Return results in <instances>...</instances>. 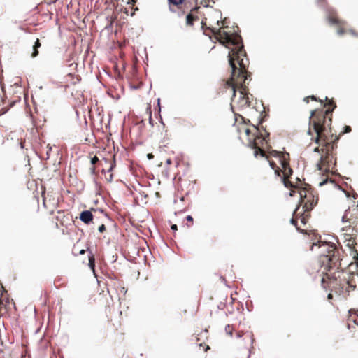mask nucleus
<instances>
[{"instance_id":"nucleus-1","label":"nucleus","mask_w":358,"mask_h":358,"mask_svg":"<svg viewBox=\"0 0 358 358\" xmlns=\"http://www.w3.org/2000/svg\"><path fill=\"white\" fill-rule=\"evenodd\" d=\"M244 131L248 146L254 150V155L266 157L275 173L281 178L284 185L291 190V196H294L296 192L299 193L300 203L293 212L292 224L300 232L313 235L317 239L315 232L310 231L308 233L307 222L310 217V211L317 203L318 197L313 194L310 185L303 184L298 178H295L296 182L292 180L293 171L289 166V154L272 150L267 139L269 134L263 135L256 127L252 129L245 128Z\"/></svg>"},{"instance_id":"nucleus-2","label":"nucleus","mask_w":358,"mask_h":358,"mask_svg":"<svg viewBox=\"0 0 358 358\" xmlns=\"http://www.w3.org/2000/svg\"><path fill=\"white\" fill-rule=\"evenodd\" d=\"M315 245H318L320 255L317 260L308 265V272L314 278H321L324 289L346 297L356 288L358 274L348 273V278H341L343 272L340 250L334 243L322 241L320 238L317 243H313L312 247Z\"/></svg>"},{"instance_id":"nucleus-3","label":"nucleus","mask_w":358,"mask_h":358,"mask_svg":"<svg viewBox=\"0 0 358 358\" xmlns=\"http://www.w3.org/2000/svg\"><path fill=\"white\" fill-rule=\"evenodd\" d=\"M326 106H328L326 111L313 110L310 112L308 134L318 145L314 151L322 152L318 169L327 172L334 165L333 150L337 148L338 137L333 133L331 128L333 112L336 106L333 101Z\"/></svg>"},{"instance_id":"nucleus-4","label":"nucleus","mask_w":358,"mask_h":358,"mask_svg":"<svg viewBox=\"0 0 358 358\" xmlns=\"http://www.w3.org/2000/svg\"><path fill=\"white\" fill-rule=\"evenodd\" d=\"M215 38L220 43L231 50L229 52V62L231 67V77L226 85L233 91L248 90L245 83L248 80V59L244 61L246 52L243 49L242 38L238 34H230L221 29L213 30Z\"/></svg>"},{"instance_id":"nucleus-5","label":"nucleus","mask_w":358,"mask_h":358,"mask_svg":"<svg viewBox=\"0 0 358 358\" xmlns=\"http://www.w3.org/2000/svg\"><path fill=\"white\" fill-rule=\"evenodd\" d=\"M169 10L178 16H183L188 11L193 12L198 9L196 6L188 0H168Z\"/></svg>"},{"instance_id":"nucleus-6","label":"nucleus","mask_w":358,"mask_h":358,"mask_svg":"<svg viewBox=\"0 0 358 358\" xmlns=\"http://www.w3.org/2000/svg\"><path fill=\"white\" fill-rule=\"evenodd\" d=\"M233 96L231 98V107L237 110H242L250 106V98L248 90L233 91Z\"/></svg>"},{"instance_id":"nucleus-7","label":"nucleus","mask_w":358,"mask_h":358,"mask_svg":"<svg viewBox=\"0 0 358 358\" xmlns=\"http://www.w3.org/2000/svg\"><path fill=\"white\" fill-rule=\"evenodd\" d=\"M343 232V237L346 245L351 250H355V245H357V239L358 238V227L357 224H343L342 228Z\"/></svg>"},{"instance_id":"nucleus-8","label":"nucleus","mask_w":358,"mask_h":358,"mask_svg":"<svg viewBox=\"0 0 358 358\" xmlns=\"http://www.w3.org/2000/svg\"><path fill=\"white\" fill-rule=\"evenodd\" d=\"M342 222L343 224H358V201H354L353 204L345 211Z\"/></svg>"},{"instance_id":"nucleus-9","label":"nucleus","mask_w":358,"mask_h":358,"mask_svg":"<svg viewBox=\"0 0 358 358\" xmlns=\"http://www.w3.org/2000/svg\"><path fill=\"white\" fill-rule=\"evenodd\" d=\"M110 158H106V157H104L103 159V160L106 162V163H108L109 164L108 166V171H107V175H106L105 178H106V180L110 182L113 181V174L112 173V171L114 169V168L116 166V163H115V155H110Z\"/></svg>"},{"instance_id":"nucleus-10","label":"nucleus","mask_w":358,"mask_h":358,"mask_svg":"<svg viewBox=\"0 0 358 358\" xmlns=\"http://www.w3.org/2000/svg\"><path fill=\"white\" fill-rule=\"evenodd\" d=\"M11 303L9 301V299L1 294L0 297V317L5 315L8 309L10 308Z\"/></svg>"},{"instance_id":"nucleus-11","label":"nucleus","mask_w":358,"mask_h":358,"mask_svg":"<svg viewBox=\"0 0 358 358\" xmlns=\"http://www.w3.org/2000/svg\"><path fill=\"white\" fill-rule=\"evenodd\" d=\"M308 96L310 97V99H311L312 101L320 102L321 103V105H322V106H323L322 108H317V110H321L323 111H326L328 109V106H327L326 105L331 101H333L336 105V102L334 101L333 99H329L327 96L325 97L324 100L320 99L314 95H311V96Z\"/></svg>"},{"instance_id":"nucleus-12","label":"nucleus","mask_w":358,"mask_h":358,"mask_svg":"<svg viewBox=\"0 0 358 358\" xmlns=\"http://www.w3.org/2000/svg\"><path fill=\"white\" fill-rule=\"evenodd\" d=\"M93 214L90 210H84L80 214V219L85 224H90L93 221Z\"/></svg>"},{"instance_id":"nucleus-13","label":"nucleus","mask_w":358,"mask_h":358,"mask_svg":"<svg viewBox=\"0 0 358 358\" xmlns=\"http://www.w3.org/2000/svg\"><path fill=\"white\" fill-rule=\"evenodd\" d=\"M121 326H122V324H121L120 320H117L113 322V320H110L109 321L108 329L111 332L115 334L120 329Z\"/></svg>"},{"instance_id":"nucleus-14","label":"nucleus","mask_w":358,"mask_h":358,"mask_svg":"<svg viewBox=\"0 0 358 358\" xmlns=\"http://www.w3.org/2000/svg\"><path fill=\"white\" fill-rule=\"evenodd\" d=\"M327 20L331 24L336 25L341 21L337 16V14L334 11H329L327 15Z\"/></svg>"},{"instance_id":"nucleus-15","label":"nucleus","mask_w":358,"mask_h":358,"mask_svg":"<svg viewBox=\"0 0 358 358\" xmlns=\"http://www.w3.org/2000/svg\"><path fill=\"white\" fill-rule=\"evenodd\" d=\"M348 323L349 325L353 323L358 327V310L356 311L350 310L349 311Z\"/></svg>"},{"instance_id":"nucleus-16","label":"nucleus","mask_w":358,"mask_h":358,"mask_svg":"<svg viewBox=\"0 0 358 358\" xmlns=\"http://www.w3.org/2000/svg\"><path fill=\"white\" fill-rule=\"evenodd\" d=\"M337 34L338 35H343L346 32L345 27L346 22L345 21L341 20L340 23H338L336 25Z\"/></svg>"},{"instance_id":"nucleus-17","label":"nucleus","mask_w":358,"mask_h":358,"mask_svg":"<svg viewBox=\"0 0 358 358\" xmlns=\"http://www.w3.org/2000/svg\"><path fill=\"white\" fill-rule=\"evenodd\" d=\"M41 46V43L38 38L36 39L34 46H33V52L31 53V57H36L38 55V48Z\"/></svg>"},{"instance_id":"nucleus-18","label":"nucleus","mask_w":358,"mask_h":358,"mask_svg":"<svg viewBox=\"0 0 358 358\" xmlns=\"http://www.w3.org/2000/svg\"><path fill=\"white\" fill-rule=\"evenodd\" d=\"M199 20L197 16L193 15L192 13H189L186 17V24L188 26H192L195 20Z\"/></svg>"},{"instance_id":"nucleus-19","label":"nucleus","mask_w":358,"mask_h":358,"mask_svg":"<svg viewBox=\"0 0 358 358\" xmlns=\"http://www.w3.org/2000/svg\"><path fill=\"white\" fill-rule=\"evenodd\" d=\"M99 162V159L97 156H94L93 157L91 158V164L93 165V166L90 169V170L92 173H96V166L94 165Z\"/></svg>"},{"instance_id":"nucleus-20","label":"nucleus","mask_w":358,"mask_h":358,"mask_svg":"<svg viewBox=\"0 0 358 358\" xmlns=\"http://www.w3.org/2000/svg\"><path fill=\"white\" fill-rule=\"evenodd\" d=\"M90 255H89V266L94 270L95 266V259L94 255L92 254L91 252H90Z\"/></svg>"},{"instance_id":"nucleus-21","label":"nucleus","mask_w":358,"mask_h":358,"mask_svg":"<svg viewBox=\"0 0 358 358\" xmlns=\"http://www.w3.org/2000/svg\"><path fill=\"white\" fill-rule=\"evenodd\" d=\"M352 131V129L350 126H345L344 127V130L343 131L341 132L339 134L338 136H337L336 134H334L337 137H338V138H340L341 136H342L343 134H345V133H349Z\"/></svg>"},{"instance_id":"nucleus-22","label":"nucleus","mask_w":358,"mask_h":358,"mask_svg":"<svg viewBox=\"0 0 358 358\" xmlns=\"http://www.w3.org/2000/svg\"><path fill=\"white\" fill-rule=\"evenodd\" d=\"M186 220L187 222V226L188 227H191L193 224V217L191 215H187L186 217Z\"/></svg>"},{"instance_id":"nucleus-23","label":"nucleus","mask_w":358,"mask_h":358,"mask_svg":"<svg viewBox=\"0 0 358 358\" xmlns=\"http://www.w3.org/2000/svg\"><path fill=\"white\" fill-rule=\"evenodd\" d=\"M232 330H233V328L232 327H231L230 325H227L226 327H225V331L227 334H229L230 336L232 335Z\"/></svg>"},{"instance_id":"nucleus-24","label":"nucleus","mask_w":358,"mask_h":358,"mask_svg":"<svg viewBox=\"0 0 358 358\" xmlns=\"http://www.w3.org/2000/svg\"><path fill=\"white\" fill-rule=\"evenodd\" d=\"M104 163H105L104 167L101 170V172L103 173H104L106 172V171H108V168L109 166V164L108 163H106L105 162H104Z\"/></svg>"},{"instance_id":"nucleus-25","label":"nucleus","mask_w":358,"mask_h":358,"mask_svg":"<svg viewBox=\"0 0 358 358\" xmlns=\"http://www.w3.org/2000/svg\"><path fill=\"white\" fill-rule=\"evenodd\" d=\"M99 232L101 233H103V231H106V227L104 224H101L99 227Z\"/></svg>"},{"instance_id":"nucleus-26","label":"nucleus","mask_w":358,"mask_h":358,"mask_svg":"<svg viewBox=\"0 0 358 358\" xmlns=\"http://www.w3.org/2000/svg\"><path fill=\"white\" fill-rule=\"evenodd\" d=\"M43 205L45 206V207H46L47 202H48V197L45 195H43Z\"/></svg>"},{"instance_id":"nucleus-27","label":"nucleus","mask_w":358,"mask_h":358,"mask_svg":"<svg viewBox=\"0 0 358 358\" xmlns=\"http://www.w3.org/2000/svg\"><path fill=\"white\" fill-rule=\"evenodd\" d=\"M303 101L306 102V103H308L309 101H310V97L309 96H306L304 99H303Z\"/></svg>"},{"instance_id":"nucleus-28","label":"nucleus","mask_w":358,"mask_h":358,"mask_svg":"<svg viewBox=\"0 0 358 358\" xmlns=\"http://www.w3.org/2000/svg\"><path fill=\"white\" fill-rule=\"evenodd\" d=\"M171 229L173 230V231H176L178 229V227L176 224H173L171 225Z\"/></svg>"},{"instance_id":"nucleus-29","label":"nucleus","mask_w":358,"mask_h":358,"mask_svg":"<svg viewBox=\"0 0 358 358\" xmlns=\"http://www.w3.org/2000/svg\"><path fill=\"white\" fill-rule=\"evenodd\" d=\"M203 348H204V351L205 352H206L208 349H210V347L208 345H205L203 346Z\"/></svg>"},{"instance_id":"nucleus-30","label":"nucleus","mask_w":358,"mask_h":358,"mask_svg":"<svg viewBox=\"0 0 358 358\" xmlns=\"http://www.w3.org/2000/svg\"><path fill=\"white\" fill-rule=\"evenodd\" d=\"M148 159H152L154 157V156H153L152 154L150 153V154L148 155Z\"/></svg>"},{"instance_id":"nucleus-31","label":"nucleus","mask_w":358,"mask_h":358,"mask_svg":"<svg viewBox=\"0 0 358 358\" xmlns=\"http://www.w3.org/2000/svg\"><path fill=\"white\" fill-rule=\"evenodd\" d=\"M333 297L332 294L329 293L327 296L328 299H331Z\"/></svg>"},{"instance_id":"nucleus-32","label":"nucleus","mask_w":358,"mask_h":358,"mask_svg":"<svg viewBox=\"0 0 358 358\" xmlns=\"http://www.w3.org/2000/svg\"><path fill=\"white\" fill-rule=\"evenodd\" d=\"M166 162L167 164L170 165L171 164V160L170 159H168Z\"/></svg>"},{"instance_id":"nucleus-33","label":"nucleus","mask_w":358,"mask_h":358,"mask_svg":"<svg viewBox=\"0 0 358 358\" xmlns=\"http://www.w3.org/2000/svg\"><path fill=\"white\" fill-rule=\"evenodd\" d=\"M84 253H85V250H81L80 251V254H81V255H82V254H84Z\"/></svg>"},{"instance_id":"nucleus-34","label":"nucleus","mask_w":358,"mask_h":358,"mask_svg":"<svg viewBox=\"0 0 358 358\" xmlns=\"http://www.w3.org/2000/svg\"><path fill=\"white\" fill-rule=\"evenodd\" d=\"M247 336H248V337L250 338V334H248Z\"/></svg>"},{"instance_id":"nucleus-35","label":"nucleus","mask_w":358,"mask_h":358,"mask_svg":"<svg viewBox=\"0 0 358 358\" xmlns=\"http://www.w3.org/2000/svg\"><path fill=\"white\" fill-rule=\"evenodd\" d=\"M357 259H358V254H357Z\"/></svg>"}]
</instances>
